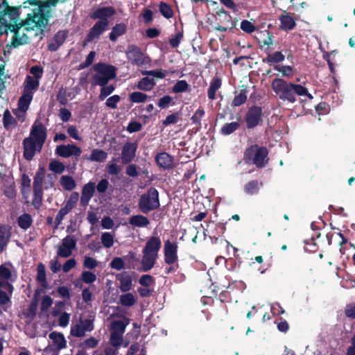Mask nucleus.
Returning a JSON list of instances; mask_svg holds the SVG:
<instances>
[{
	"label": "nucleus",
	"mask_w": 355,
	"mask_h": 355,
	"mask_svg": "<svg viewBox=\"0 0 355 355\" xmlns=\"http://www.w3.org/2000/svg\"><path fill=\"white\" fill-rule=\"evenodd\" d=\"M117 158H114L107 166V171L110 175H117L121 170V166H117L116 162Z\"/></svg>",
	"instance_id": "864d4df0"
},
{
	"label": "nucleus",
	"mask_w": 355,
	"mask_h": 355,
	"mask_svg": "<svg viewBox=\"0 0 355 355\" xmlns=\"http://www.w3.org/2000/svg\"><path fill=\"white\" fill-rule=\"evenodd\" d=\"M64 0H43L40 2V6L36 10L38 12L42 13V15L46 17L47 22L49 19L52 17V12L59 3H63Z\"/></svg>",
	"instance_id": "6ab92c4d"
},
{
	"label": "nucleus",
	"mask_w": 355,
	"mask_h": 355,
	"mask_svg": "<svg viewBox=\"0 0 355 355\" xmlns=\"http://www.w3.org/2000/svg\"><path fill=\"white\" fill-rule=\"evenodd\" d=\"M17 275L12 266L5 263L0 266V304L4 305L10 301L14 287L12 283L16 280Z\"/></svg>",
	"instance_id": "7ed1b4c3"
},
{
	"label": "nucleus",
	"mask_w": 355,
	"mask_h": 355,
	"mask_svg": "<svg viewBox=\"0 0 355 355\" xmlns=\"http://www.w3.org/2000/svg\"><path fill=\"white\" fill-rule=\"evenodd\" d=\"M141 74L146 75V76H151L156 77L158 78H164L166 76L167 71H164L162 69L142 71Z\"/></svg>",
	"instance_id": "4d7b16f0"
},
{
	"label": "nucleus",
	"mask_w": 355,
	"mask_h": 355,
	"mask_svg": "<svg viewBox=\"0 0 355 355\" xmlns=\"http://www.w3.org/2000/svg\"><path fill=\"white\" fill-rule=\"evenodd\" d=\"M143 258L141 260V266L144 271L146 272L150 270L155 265L157 255L142 251Z\"/></svg>",
	"instance_id": "c85d7f7f"
},
{
	"label": "nucleus",
	"mask_w": 355,
	"mask_h": 355,
	"mask_svg": "<svg viewBox=\"0 0 355 355\" xmlns=\"http://www.w3.org/2000/svg\"><path fill=\"white\" fill-rule=\"evenodd\" d=\"M116 280L119 282V290L123 293L130 291L132 288V278L126 273L123 272L116 275Z\"/></svg>",
	"instance_id": "b1692460"
},
{
	"label": "nucleus",
	"mask_w": 355,
	"mask_h": 355,
	"mask_svg": "<svg viewBox=\"0 0 355 355\" xmlns=\"http://www.w3.org/2000/svg\"><path fill=\"white\" fill-rule=\"evenodd\" d=\"M3 122L5 128L7 130H12L17 125L15 118L8 110H6L3 113Z\"/></svg>",
	"instance_id": "79ce46f5"
},
{
	"label": "nucleus",
	"mask_w": 355,
	"mask_h": 355,
	"mask_svg": "<svg viewBox=\"0 0 355 355\" xmlns=\"http://www.w3.org/2000/svg\"><path fill=\"white\" fill-rule=\"evenodd\" d=\"M25 28L30 31L39 30L42 31L46 26V17L42 15V13L33 10L31 13L28 14L26 20L23 22Z\"/></svg>",
	"instance_id": "f8f14e48"
},
{
	"label": "nucleus",
	"mask_w": 355,
	"mask_h": 355,
	"mask_svg": "<svg viewBox=\"0 0 355 355\" xmlns=\"http://www.w3.org/2000/svg\"><path fill=\"white\" fill-rule=\"evenodd\" d=\"M205 115V111L202 108L198 109L194 114L191 118L193 123L197 124L198 125H201V119Z\"/></svg>",
	"instance_id": "e2e57ef3"
},
{
	"label": "nucleus",
	"mask_w": 355,
	"mask_h": 355,
	"mask_svg": "<svg viewBox=\"0 0 355 355\" xmlns=\"http://www.w3.org/2000/svg\"><path fill=\"white\" fill-rule=\"evenodd\" d=\"M189 84L186 80H178L173 87L172 91L174 93H181L188 90Z\"/></svg>",
	"instance_id": "5fc2aeb1"
},
{
	"label": "nucleus",
	"mask_w": 355,
	"mask_h": 355,
	"mask_svg": "<svg viewBox=\"0 0 355 355\" xmlns=\"http://www.w3.org/2000/svg\"><path fill=\"white\" fill-rule=\"evenodd\" d=\"M76 247V241L73 236H67L62 240L60 244L55 247L57 249V257L62 258L69 257Z\"/></svg>",
	"instance_id": "4468645a"
},
{
	"label": "nucleus",
	"mask_w": 355,
	"mask_h": 355,
	"mask_svg": "<svg viewBox=\"0 0 355 355\" xmlns=\"http://www.w3.org/2000/svg\"><path fill=\"white\" fill-rule=\"evenodd\" d=\"M116 11L112 7H102L96 9L91 14L93 19H99V21H108L107 19L115 14Z\"/></svg>",
	"instance_id": "5701e85b"
},
{
	"label": "nucleus",
	"mask_w": 355,
	"mask_h": 355,
	"mask_svg": "<svg viewBox=\"0 0 355 355\" xmlns=\"http://www.w3.org/2000/svg\"><path fill=\"white\" fill-rule=\"evenodd\" d=\"M64 0H43L40 2V6L36 10L38 12L42 13V15L46 17L47 22L49 19L52 17V12L59 3H63Z\"/></svg>",
	"instance_id": "a211bd4d"
},
{
	"label": "nucleus",
	"mask_w": 355,
	"mask_h": 355,
	"mask_svg": "<svg viewBox=\"0 0 355 355\" xmlns=\"http://www.w3.org/2000/svg\"><path fill=\"white\" fill-rule=\"evenodd\" d=\"M33 223V219L30 214H24L19 216L17 220L18 225L23 230L29 228Z\"/></svg>",
	"instance_id": "c03bdc74"
},
{
	"label": "nucleus",
	"mask_w": 355,
	"mask_h": 355,
	"mask_svg": "<svg viewBox=\"0 0 355 355\" xmlns=\"http://www.w3.org/2000/svg\"><path fill=\"white\" fill-rule=\"evenodd\" d=\"M156 83L153 78L145 77L141 78L137 83V87L139 90L148 92L153 89Z\"/></svg>",
	"instance_id": "f704fd0d"
},
{
	"label": "nucleus",
	"mask_w": 355,
	"mask_h": 355,
	"mask_svg": "<svg viewBox=\"0 0 355 355\" xmlns=\"http://www.w3.org/2000/svg\"><path fill=\"white\" fill-rule=\"evenodd\" d=\"M271 87L280 100L291 103H294L296 101V95L306 96L309 99L313 98V96L309 93L306 87L301 85L288 82L281 78H275L272 81Z\"/></svg>",
	"instance_id": "f257e3e1"
},
{
	"label": "nucleus",
	"mask_w": 355,
	"mask_h": 355,
	"mask_svg": "<svg viewBox=\"0 0 355 355\" xmlns=\"http://www.w3.org/2000/svg\"><path fill=\"white\" fill-rule=\"evenodd\" d=\"M95 191V184L89 182L86 184L83 189L80 202L83 205H86L92 198Z\"/></svg>",
	"instance_id": "cd10ccee"
},
{
	"label": "nucleus",
	"mask_w": 355,
	"mask_h": 355,
	"mask_svg": "<svg viewBox=\"0 0 355 355\" xmlns=\"http://www.w3.org/2000/svg\"><path fill=\"white\" fill-rule=\"evenodd\" d=\"M114 90V87L113 85H105L102 87L99 98L101 100L105 99L107 96L111 94Z\"/></svg>",
	"instance_id": "69168bd1"
},
{
	"label": "nucleus",
	"mask_w": 355,
	"mask_h": 355,
	"mask_svg": "<svg viewBox=\"0 0 355 355\" xmlns=\"http://www.w3.org/2000/svg\"><path fill=\"white\" fill-rule=\"evenodd\" d=\"M37 279L42 286H44L45 284L46 283L45 267L42 263H40L37 266Z\"/></svg>",
	"instance_id": "13d9d810"
},
{
	"label": "nucleus",
	"mask_w": 355,
	"mask_h": 355,
	"mask_svg": "<svg viewBox=\"0 0 355 355\" xmlns=\"http://www.w3.org/2000/svg\"><path fill=\"white\" fill-rule=\"evenodd\" d=\"M125 53L128 61L132 64L143 67L148 65L150 63V58L145 55L141 50L136 46H129Z\"/></svg>",
	"instance_id": "9b49d317"
},
{
	"label": "nucleus",
	"mask_w": 355,
	"mask_h": 355,
	"mask_svg": "<svg viewBox=\"0 0 355 355\" xmlns=\"http://www.w3.org/2000/svg\"><path fill=\"white\" fill-rule=\"evenodd\" d=\"M95 314L93 312L89 313L85 318H81L79 322L71 327V334L76 337H83L85 332L92 331L94 328Z\"/></svg>",
	"instance_id": "1a4fd4ad"
},
{
	"label": "nucleus",
	"mask_w": 355,
	"mask_h": 355,
	"mask_svg": "<svg viewBox=\"0 0 355 355\" xmlns=\"http://www.w3.org/2000/svg\"><path fill=\"white\" fill-rule=\"evenodd\" d=\"M108 326L110 332V342L113 345L121 346L123 343V334L130 320L123 314L114 313L108 318Z\"/></svg>",
	"instance_id": "20e7f679"
},
{
	"label": "nucleus",
	"mask_w": 355,
	"mask_h": 355,
	"mask_svg": "<svg viewBox=\"0 0 355 355\" xmlns=\"http://www.w3.org/2000/svg\"><path fill=\"white\" fill-rule=\"evenodd\" d=\"M9 29L12 34V45L14 47L28 42L29 37L27 35L26 31H29L30 30L25 28V25L23 23L12 26V28L9 27Z\"/></svg>",
	"instance_id": "ddd939ff"
},
{
	"label": "nucleus",
	"mask_w": 355,
	"mask_h": 355,
	"mask_svg": "<svg viewBox=\"0 0 355 355\" xmlns=\"http://www.w3.org/2000/svg\"><path fill=\"white\" fill-rule=\"evenodd\" d=\"M81 278L85 283L92 284L96 281V276L93 272L85 270L82 272Z\"/></svg>",
	"instance_id": "052dcab7"
},
{
	"label": "nucleus",
	"mask_w": 355,
	"mask_h": 355,
	"mask_svg": "<svg viewBox=\"0 0 355 355\" xmlns=\"http://www.w3.org/2000/svg\"><path fill=\"white\" fill-rule=\"evenodd\" d=\"M129 223L133 227H145L149 225L150 221L147 217L139 214L131 216L129 219Z\"/></svg>",
	"instance_id": "72a5a7b5"
},
{
	"label": "nucleus",
	"mask_w": 355,
	"mask_h": 355,
	"mask_svg": "<svg viewBox=\"0 0 355 355\" xmlns=\"http://www.w3.org/2000/svg\"><path fill=\"white\" fill-rule=\"evenodd\" d=\"M159 207V193L155 188H150L147 193L140 197L139 208L146 214Z\"/></svg>",
	"instance_id": "0eeeda50"
},
{
	"label": "nucleus",
	"mask_w": 355,
	"mask_h": 355,
	"mask_svg": "<svg viewBox=\"0 0 355 355\" xmlns=\"http://www.w3.org/2000/svg\"><path fill=\"white\" fill-rule=\"evenodd\" d=\"M49 170L55 173H62L65 170V166L58 160H52L49 165Z\"/></svg>",
	"instance_id": "8fccbe9b"
},
{
	"label": "nucleus",
	"mask_w": 355,
	"mask_h": 355,
	"mask_svg": "<svg viewBox=\"0 0 355 355\" xmlns=\"http://www.w3.org/2000/svg\"><path fill=\"white\" fill-rule=\"evenodd\" d=\"M247 99V96L245 92H241L240 94L236 95L233 101H232V106L234 107H238L243 104Z\"/></svg>",
	"instance_id": "0e129e2a"
},
{
	"label": "nucleus",
	"mask_w": 355,
	"mask_h": 355,
	"mask_svg": "<svg viewBox=\"0 0 355 355\" xmlns=\"http://www.w3.org/2000/svg\"><path fill=\"white\" fill-rule=\"evenodd\" d=\"M119 303L125 307H130L134 306L137 301V297L136 295L126 292L124 294H122L119 296Z\"/></svg>",
	"instance_id": "473e14b6"
},
{
	"label": "nucleus",
	"mask_w": 355,
	"mask_h": 355,
	"mask_svg": "<svg viewBox=\"0 0 355 355\" xmlns=\"http://www.w3.org/2000/svg\"><path fill=\"white\" fill-rule=\"evenodd\" d=\"M38 89V83L33 81L31 78L24 80L22 85L21 96L19 97L17 107L19 112H26L33 100V95Z\"/></svg>",
	"instance_id": "39448f33"
},
{
	"label": "nucleus",
	"mask_w": 355,
	"mask_h": 355,
	"mask_svg": "<svg viewBox=\"0 0 355 355\" xmlns=\"http://www.w3.org/2000/svg\"><path fill=\"white\" fill-rule=\"evenodd\" d=\"M159 11L162 15L166 19H170L173 17V12L171 6L164 2L160 3Z\"/></svg>",
	"instance_id": "6e6d98bb"
},
{
	"label": "nucleus",
	"mask_w": 355,
	"mask_h": 355,
	"mask_svg": "<svg viewBox=\"0 0 355 355\" xmlns=\"http://www.w3.org/2000/svg\"><path fill=\"white\" fill-rule=\"evenodd\" d=\"M0 183L3 194L10 200L15 199L17 196V190L12 177L10 175H3L0 177Z\"/></svg>",
	"instance_id": "2eb2a0df"
},
{
	"label": "nucleus",
	"mask_w": 355,
	"mask_h": 355,
	"mask_svg": "<svg viewBox=\"0 0 355 355\" xmlns=\"http://www.w3.org/2000/svg\"><path fill=\"white\" fill-rule=\"evenodd\" d=\"M60 182L61 186L67 191H71L76 187L74 180L69 175H62L60 178Z\"/></svg>",
	"instance_id": "a18cd8bd"
},
{
	"label": "nucleus",
	"mask_w": 355,
	"mask_h": 355,
	"mask_svg": "<svg viewBox=\"0 0 355 355\" xmlns=\"http://www.w3.org/2000/svg\"><path fill=\"white\" fill-rule=\"evenodd\" d=\"M96 73L92 76V82L94 85L104 87L115 76V68L112 66L103 63H98L94 66Z\"/></svg>",
	"instance_id": "423d86ee"
},
{
	"label": "nucleus",
	"mask_w": 355,
	"mask_h": 355,
	"mask_svg": "<svg viewBox=\"0 0 355 355\" xmlns=\"http://www.w3.org/2000/svg\"><path fill=\"white\" fill-rule=\"evenodd\" d=\"M49 337L52 340L53 345L57 349L60 350L66 348L67 341L62 334L53 331L49 334Z\"/></svg>",
	"instance_id": "7c9ffc66"
},
{
	"label": "nucleus",
	"mask_w": 355,
	"mask_h": 355,
	"mask_svg": "<svg viewBox=\"0 0 355 355\" xmlns=\"http://www.w3.org/2000/svg\"><path fill=\"white\" fill-rule=\"evenodd\" d=\"M55 153L62 157L68 158L71 156L79 157L82 150L75 144L60 145L56 147Z\"/></svg>",
	"instance_id": "f3484780"
},
{
	"label": "nucleus",
	"mask_w": 355,
	"mask_h": 355,
	"mask_svg": "<svg viewBox=\"0 0 355 355\" xmlns=\"http://www.w3.org/2000/svg\"><path fill=\"white\" fill-rule=\"evenodd\" d=\"M241 28L245 33H251L256 29L255 26L248 20H243L241 23Z\"/></svg>",
	"instance_id": "338daca9"
},
{
	"label": "nucleus",
	"mask_w": 355,
	"mask_h": 355,
	"mask_svg": "<svg viewBox=\"0 0 355 355\" xmlns=\"http://www.w3.org/2000/svg\"><path fill=\"white\" fill-rule=\"evenodd\" d=\"M281 29L288 31L293 29L295 26V21L288 13H284L279 17Z\"/></svg>",
	"instance_id": "c756f323"
},
{
	"label": "nucleus",
	"mask_w": 355,
	"mask_h": 355,
	"mask_svg": "<svg viewBox=\"0 0 355 355\" xmlns=\"http://www.w3.org/2000/svg\"><path fill=\"white\" fill-rule=\"evenodd\" d=\"M46 171L44 167L40 166L33 180V198L32 204L35 208L39 209L43 198V182Z\"/></svg>",
	"instance_id": "6e6552de"
},
{
	"label": "nucleus",
	"mask_w": 355,
	"mask_h": 355,
	"mask_svg": "<svg viewBox=\"0 0 355 355\" xmlns=\"http://www.w3.org/2000/svg\"><path fill=\"white\" fill-rule=\"evenodd\" d=\"M261 187V183L257 180H252L244 186V191L250 196L257 195Z\"/></svg>",
	"instance_id": "4c0bfd02"
},
{
	"label": "nucleus",
	"mask_w": 355,
	"mask_h": 355,
	"mask_svg": "<svg viewBox=\"0 0 355 355\" xmlns=\"http://www.w3.org/2000/svg\"><path fill=\"white\" fill-rule=\"evenodd\" d=\"M162 242L158 237L151 236L147 241L143 250L149 253L158 255V252L161 248Z\"/></svg>",
	"instance_id": "a878e982"
},
{
	"label": "nucleus",
	"mask_w": 355,
	"mask_h": 355,
	"mask_svg": "<svg viewBox=\"0 0 355 355\" xmlns=\"http://www.w3.org/2000/svg\"><path fill=\"white\" fill-rule=\"evenodd\" d=\"M221 87V80L218 78H214L210 83L208 88L207 94L211 100L216 98V92Z\"/></svg>",
	"instance_id": "58836bf2"
},
{
	"label": "nucleus",
	"mask_w": 355,
	"mask_h": 355,
	"mask_svg": "<svg viewBox=\"0 0 355 355\" xmlns=\"http://www.w3.org/2000/svg\"><path fill=\"white\" fill-rule=\"evenodd\" d=\"M285 56L281 51H276L268 54L266 60L268 63H277L283 62Z\"/></svg>",
	"instance_id": "09e8293b"
},
{
	"label": "nucleus",
	"mask_w": 355,
	"mask_h": 355,
	"mask_svg": "<svg viewBox=\"0 0 355 355\" xmlns=\"http://www.w3.org/2000/svg\"><path fill=\"white\" fill-rule=\"evenodd\" d=\"M98 262L94 258L85 256L83 260V266L87 269H94L97 267Z\"/></svg>",
	"instance_id": "bf43d9fd"
},
{
	"label": "nucleus",
	"mask_w": 355,
	"mask_h": 355,
	"mask_svg": "<svg viewBox=\"0 0 355 355\" xmlns=\"http://www.w3.org/2000/svg\"><path fill=\"white\" fill-rule=\"evenodd\" d=\"M137 145L135 143L128 142L122 148L121 159L123 164H127L133 159L135 156Z\"/></svg>",
	"instance_id": "4be33fe9"
},
{
	"label": "nucleus",
	"mask_w": 355,
	"mask_h": 355,
	"mask_svg": "<svg viewBox=\"0 0 355 355\" xmlns=\"http://www.w3.org/2000/svg\"><path fill=\"white\" fill-rule=\"evenodd\" d=\"M67 34L65 31H62L58 32L55 36L52 42L49 44V49L51 51H56L60 46H61L67 38Z\"/></svg>",
	"instance_id": "2f4dec72"
},
{
	"label": "nucleus",
	"mask_w": 355,
	"mask_h": 355,
	"mask_svg": "<svg viewBox=\"0 0 355 355\" xmlns=\"http://www.w3.org/2000/svg\"><path fill=\"white\" fill-rule=\"evenodd\" d=\"M101 240L105 248H110L114 244V235L110 232H104L101 234Z\"/></svg>",
	"instance_id": "3c124183"
},
{
	"label": "nucleus",
	"mask_w": 355,
	"mask_h": 355,
	"mask_svg": "<svg viewBox=\"0 0 355 355\" xmlns=\"http://www.w3.org/2000/svg\"><path fill=\"white\" fill-rule=\"evenodd\" d=\"M164 261L168 265L174 264L178 261V243L167 240L164 245Z\"/></svg>",
	"instance_id": "dca6fc26"
},
{
	"label": "nucleus",
	"mask_w": 355,
	"mask_h": 355,
	"mask_svg": "<svg viewBox=\"0 0 355 355\" xmlns=\"http://www.w3.org/2000/svg\"><path fill=\"white\" fill-rule=\"evenodd\" d=\"M126 31V26L125 24L121 23L116 24L113 28L110 33V39L112 41H116L118 38V37L122 35L125 33Z\"/></svg>",
	"instance_id": "ea45409f"
},
{
	"label": "nucleus",
	"mask_w": 355,
	"mask_h": 355,
	"mask_svg": "<svg viewBox=\"0 0 355 355\" xmlns=\"http://www.w3.org/2000/svg\"><path fill=\"white\" fill-rule=\"evenodd\" d=\"M46 139V129L44 125L35 121L32 125L30 135L23 141L24 157L31 160L36 151H40Z\"/></svg>",
	"instance_id": "f03ea898"
},
{
	"label": "nucleus",
	"mask_w": 355,
	"mask_h": 355,
	"mask_svg": "<svg viewBox=\"0 0 355 355\" xmlns=\"http://www.w3.org/2000/svg\"><path fill=\"white\" fill-rule=\"evenodd\" d=\"M125 262L121 257H114L110 263V266L115 270H120L124 268Z\"/></svg>",
	"instance_id": "680f3d73"
},
{
	"label": "nucleus",
	"mask_w": 355,
	"mask_h": 355,
	"mask_svg": "<svg viewBox=\"0 0 355 355\" xmlns=\"http://www.w3.org/2000/svg\"><path fill=\"white\" fill-rule=\"evenodd\" d=\"M268 150L264 147L253 146L248 148L245 157L248 162H252L258 167H263L267 162Z\"/></svg>",
	"instance_id": "9d476101"
},
{
	"label": "nucleus",
	"mask_w": 355,
	"mask_h": 355,
	"mask_svg": "<svg viewBox=\"0 0 355 355\" xmlns=\"http://www.w3.org/2000/svg\"><path fill=\"white\" fill-rule=\"evenodd\" d=\"M148 96L140 92H134L130 94V101L133 103H144L148 99Z\"/></svg>",
	"instance_id": "de8ad7c7"
},
{
	"label": "nucleus",
	"mask_w": 355,
	"mask_h": 355,
	"mask_svg": "<svg viewBox=\"0 0 355 355\" xmlns=\"http://www.w3.org/2000/svg\"><path fill=\"white\" fill-rule=\"evenodd\" d=\"M155 160L157 164L164 169L171 168L173 166V158L166 153L157 154Z\"/></svg>",
	"instance_id": "bb28decb"
},
{
	"label": "nucleus",
	"mask_w": 355,
	"mask_h": 355,
	"mask_svg": "<svg viewBox=\"0 0 355 355\" xmlns=\"http://www.w3.org/2000/svg\"><path fill=\"white\" fill-rule=\"evenodd\" d=\"M30 73L33 75V76L27 75L24 80H26L28 78H31L33 81H37L39 86L40 79L42 78L43 74V68L38 65L33 66L30 69Z\"/></svg>",
	"instance_id": "a19ab883"
},
{
	"label": "nucleus",
	"mask_w": 355,
	"mask_h": 355,
	"mask_svg": "<svg viewBox=\"0 0 355 355\" xmlns=\"http://www.w3.org/2000/svg\"><path fill=\"white\" fill-rule=\"evenodd\" d=\"M120 346L113 345L110 341L94 351L92 355H117Z\"/></svg>",
	"instance_id": "393cba45"
},
{
	"label": "nucleus",
	"mask_w": 355,
	"mask_h": 355,
	"mask_svg": "<svg viewBox=\"0 0 355 355\" xmlns=\"http://www.w3.org/2000/svg\"><path fill=\"white\" fill-rule=\"evenodd\" d=\"M274 69L280 72L284 77L291 78L293 76V67L288 65H275Z\"/></svg>",
	"instance_id": "603ef678"
},
{
	"label": "nucleus",
	"mask_w": 355,
	"mask_h": 355,
	"mask_svg": "<svg viewBox=\"0 0 355 355\" xmlns=\"http://www.w3.org/2000/svg\"><path fill=\"white\" fill-rule=\"evenodd\" d=\"M31 180L26 174L21 176V192L24 198L27 199L31 192Z\"/></svg>",
	"instance_id": "e433bc0d"
},
{
	"label": "nucleus",
	"mask_w": 355,
	"mask_h": 355,
	"mask_svg": "<svg viewBox=\"0 0 355 355\" xmlns=\"http://www.w3.org/2000/svg\"><path fill=\"white\" fill-rule=\"evenodd\" d=\"M107 157V153L101 149L95 148L92 150V153L89 157H85V159L91 162H104Z\"/></svg>",
	"instance_id": "c9c22d12"
},
{
	"label": "nucleus",
	"mask_w": 355,
	"mask_h": 355,
	"mask_svg": "<svg viewBox=\"0 0 355 355\" xmlns=\"http://www.w3.org/2000/svg\"><path fill=\"white\" fill-rule=\"evenodd\" d=\"M10 239V233L7 228L0 226V253L5 249Z\"/></svg>",
	"instance_id": "37998d69"
},
{
	"label": "nucleus",
	"mask_w": 355,
	"mask_h": 355,
	"mask_svg": "<svg viewBox=\"0 0 355 355\" xmlns=\"http://www.w3.org/2000/svg\"><path fill=\"white\" fill-rule=\"evenodd\" d=\"M108 25V21H97L87 34V41L92 42L94 40L98 39L100 35L107 29Z\"/></svg>",
	"instance_id": "412c9836"
},
{
	"label": "nucleus",
	"mask_w": 355,
	"mask_h": 355,
	"mask_svg": "<svg viewBox=\"0 0 355 355\" xmlns=\"http://www.w3.org/2000/svg\"><path fill=\"white\" fill-rule=\"evenodd\" d=\"M261 113V109L259 107H252L249 109L245 116V121L248 128H254L259 124Z\"/></svg>",
	"instance_id": "aec40b11"
},
{
	"label": "nucleus",
	"mask_w": 355,
	"mask_h": 355,
	"mask_svg": "<svg viewBox=\"0 0 355 355\" xmlns=\"http://www.w3.org/2000/svg\"><path fill=\"white\" fill-rule=\"evenodd\" d=\"M71 206L69 205H64V207L60 209L58 211V213L56 215L55 220L58 221L59 223L62 221V220L64 218V217L71 211Z\"/></svg>",
	"instance_id": "774afa93"
},
{
	"label": "nucleus",
	"mask_w": 355,
	"mask_h": 355,
	"mask_svg": "<svg viewBox=\"0 0 355 355\" xmlns=\"http://www.w3.org/2000/svg\"><path fill=\"white\" fill-rule=\"evenodd\" d=\"M239 123L236 121L225 123L220 129V133L223 135H229L239 128Z\"/></svg>",
	"instance_id": "49530a36"
}]
</instances>
